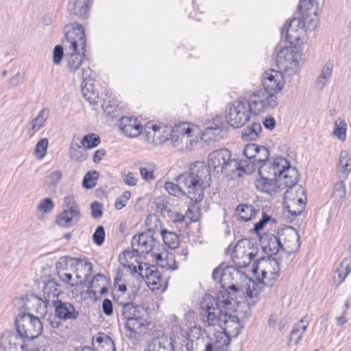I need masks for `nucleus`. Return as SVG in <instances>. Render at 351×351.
<instances>
[{
  "label": "nucleus",
  "mask_w": 351,
  "mask_h": 351,
  "mask_svg": "<svg viewBox=\"0 0 351 351\" xmlns=\"http://www.w3.org/2000/svg\"><path fill=\"white\" fill-rule=\"evenodd\" d=\"M201 312L199 314L200 319L206 327L218 325L223 331H217L214 334V337H217L218 334H224L228 341V346L230 337H237L243 326L241 324L239 317L235 315H231L223 311L221 308L215 305V298L209 294H206L199 303Z\"/></svg>",
  "instance_id": "1"
},
{
  "label": "nucleus",
  "mask_w": 351,
  "mask_h": 351,
  "mask_svg": "<svg viewBox=\"0 0 351 351\" xmlns=\"http://www.w3.org/2000/svg\"><path fill=\"white\" fill-rule=\"evenodd\" d=\"M176 181L182 185L185 195L194 203H198L204 198V189L210 185L211 176L207 165L197 161L191 165L188 171L180 175Z\"/></svg>",
  "instance_id": "2"
},
{
  "label": "nucleus",
  "mask_w": 351,
  "mask_h": 351,
  "mask_svg": "<svg viewBox=\"0 0 351 351\" xmlns=\"http://www.w3.org/2000/svg\"><path fill=\"white\" fill-rule=\"evenodd\" d=\"M66 45L70 53L65 55L66 69L75 74L81 67L85 58L86 38L82 25L70 23L65 25Z\"/></svg>",
  "instance_id": "3"
},
{
  "label": "nucleus",
  "mask_w": 351,
  "mask_h": 351,
  "mask_svg": "<svg viewBox=\"0 0 351 351\" xmlns=\"http://www.w3.org/2000/svg\"><path fill=\"white\" fill-rule=\"evenodd\" d=\"M234 272L232 267H228L223 269V274L219 281L223 290L217 293V299L215 300V305L225 307L226 309L232 308L230 306L233 303H237L236 298L239 291L232 282Z\"/></svg>",
  "instance_id": "4"
},
{
  "label": "nucleus",
  "mask_w": 351,
  "mask_h": 351,
  "mask_svg": "<svg viewBox=\"0 0 351 351\" xmlns=\"http://www.w3.org/2000/svg\"><path fill=\"white\" fill-rule=\"evenodd\" d=\"M15 326L18 335L27 340L36 338L43 331L41 321L30 313H19L15 319Z\"/></svg>",
  "instance_id": "5"
},
{
  "label": "nucleus",
  "mask_w": 351,
  "mask_h": 351,
  "mask_svg": "<svg viewBox=\"0 0 351 351\" xmlns=\"http://www.w3.org/2000/svg\"><path fill=\"white\" fill-rule=\"evenodd\" d=\"M172 332L176 333V336H183V339H180V348H184V351H190V347L193 346V342L196 341V345L204 346L206 344V340H213L210 337L208 332L200 326H194L190 328V330H183L181 327L174 326L172 327Z\"/></svg>",
  "instance_id": "6"
},
{
  "label": "nucleus",
  "mask_w": 351,
  "mask_h": 351,
  "mask_svg": "<svg viewBox=\"0 0 351 351\" xmlns=\"http://www.w3.org/2000/svg\"><path fill=\"white\" fill-rule=\"evenodd\" d=\"M274 172L273 179L279 182L280 185L285 186L287 189L295 186L298 182V172L295 167H292L290 162L285 158H276L273 161Z\"/></svg>",
  "instance_id": "7"
},
{
  "label": "nucleus",
  "mask_w": 351,
  "mask_h": 351,
  "mask_svg": "<svg viewBox=\"0 0 351 351\" xmlns=\"http://www.w3.org/2000/svg\"><path fill=\"white\" fill-rule=\"evenodd\" d=\"M63 210L56 218V223L62 228H69L78 223L81 218V212L73 196L68 195L64 198Z\"/></svg>",
  "instance_id": "8"
},
{
  "label": "nucleus",
  "mask_w": 351,
  "mask_h": 351,
  "mask_svg": "<svg viewBox=\"0 0 351 351\" xmlns=\"http://www.w3.org/2000/svg\"><path fill=\"white\" fill-rule=\"evenodd\" d=\"M250 109L247 100L238 99L234 101L226 114L227 123L234 128L242 127L250 119Z\"/></svg>",
  "instance_id": "9"
},
{
  "label": "nucleus",
  "mask_w": 351,
  "mask_h": 351,
  "mask_svg": "<svg viewBox=\"0 0 351 351\" xmlns=\"http://www.w3.org/2000/svg\"><path fill=\"white\" fill-rule=\"evenodd\" d=\"M299 54L289 47L281 48L277 53L276 64L285 75L291 76L299 72Z\"/></svg>",
  "instance_id": "10"
},
{
  "label": "nucleus",
  "mask_w": 351,
  "mask_h": 351,
  "mask_svg": "<svg viewBox=\"0 0 351 351\" xmlns=\"http://www.w3.org/2000/svg\"><path fill=\"white\" fill-rule=\"evenodd\" d=\"M235 165L231 158V153L227 149L215 150L208 155V170L213 169L216 173H231V168Z\"/></svg>",
  "instance_id": "11"
},
{
  "label": "nucleus",
  "mask_w": 351,
  "mask_h": 351,
  "mask_svg": "<svg viewBox=\"0 0 351 351\" xmlns=\"http://www.w3.org/2000/svg\"><path fill=\"white\" fill-rule=\"evenodd\" d=\"M180 335L176 336L172 332L170 337L165 334L155 337L149 343L146 351H184L180 346V339H183L182 333Z\"/></svg>",
  "instance_id": "12"
},
{
  "label": "nucleus",
  "mask_w": 351,
  "mask_h": 351,
  "mask_svg": "<svg viewBox=\"0 0 351 351\" xmlns=\"http://www.w3.org/2000/svg\"><path fill=\"white\" fill-rule=\"evenodd\" d=\"M248 104L251 108L250 113L258 114L268 109L276 108L278 102L276 95H267L263 90H258L253 93Z\"/></svg>",
  "instance_id": "13"
},
{
  "label": "nucleus",
  "mask_w": 351,
  "mask_h": 351,
  "mask_svg": "<svg viewBox=\"0 0 351 351\" xmlns=\"http://www.w3.org/2000/svg\"><path fill=\"white\" fill-rule=\"evenodd\" d=\"M305 21L300 18H293L283 27L281 34L285 36L286 41L291 45H298L302 43L305 35Z\"/></svg>",
  "instance_id": "14"
},
{
  "label": "nucleus",
  "mask_w": 351,
  "mask_h": 351,
  "mask_svg": "<svg viewBox=\"0 0 351 351\" xmlns=\"http://www.w3.org/2000/svg\"><path fill=\"white\" fill-rule=\"evenodd\" d=\"M250 245L251 241L248 239L240 240L235 245L232 257L234 261L235 259L239 261L237 264L239 267H247L256 256L257 249L251 248Z\"/></svg>",
  "instance_id": "15"
},
{
  "label": "nucleus",
  "mask_w": 351,
  "mask_h": 351,
  "mask_svg": "<svg viewBox=\"0 0 351 351\" xmlns=\"http://www.w3.org/2000/svg\"><path fill=\"white\" fill-rule=\"evenodd\" d=\"M156 243L155 239L149 232H142L132 238V246L134 252L125 251L123 252V255L125 257H132L134 252L147 254L152 251Z\"/></svg>",
  "instance_id": "16"
},
{
  "label": "nucleus",
  "mask_w": 351,
  "mask_h": 351,
  "mask_svg": "<svg viewBox=\"0 0 351 351\" xmlns=\"http://www.w3.org/2000/svg\"><path fill=\"white\" fill-rule=\"evenodd\" d=\"M294 192H300L304 194V191L300 186H292L287 189L284 193V199L285 200V207L292 216H298L302 214L305 207V202L302 197L296 195L294 196Z\"/></svg>",
  "instance_id": "17"
},
{
  "label": "nucleus",
  "mask_w": 351,
  "mask_h": 351,
  "mask_svg": "<svg viewBox=\"0 0 351 351\" xmlns=\"http://www.w3.org/2000/svg\"><path fill=\"white\" fill-rule=\"evenodd\" d=\"M280 264L276 258L269 257H263L253 265L252 271L257 277V280H260V275H266L269 273L272 276L271 280L280 276Z\"/></svg>",
  "instance_id": "18"
},
{
  "label": "nucleus",
  "mask_w": 351,
  "mask_h": 351,
  "mask_svg": "<svg viewBox=\"0 0 351 351\" xmlns=\"http://www.w3.org/2000/svg\"><path fill=\"white\" fill-rule=\"evenodd\" d=\"M262 84L264 88L263 91L267 95H276L284 86L283 75L280 71L271 69L269 72L263 74Z\"/></svg>",
  "instance_id": "19"
},
{
  "label": "nucleus",
  "mask_w": 351,
  "mask_h": 351,
  "mask_svg": "<svg viewBox=\"0 0 351 351\" xmlns=\"http://www.w3.org/2000/svg\"><path fill=\"white\" fill-rule=\"evenodd\" d=\"M280 242L282 243V250L288 253L295 252L300 246V236L297 230L288 227L278 232Z\"/></svg>",
  "instance_id": "20"
},
{
  "label": "nucleus",
  "mask_w": 351,
  "mask_h": 351,
  "mask_svg": "<svg viewBox=\"0 0 351 351\" xmlns=\"http://www.w3.org/2000/svg\"><path fill=\"white\" fill-rule=\"evenodd\" d=\"M53 307L55 308V315L61 320L73 321L80 316L79 311L71 302H63L60 300L53 303Z\"/></svg>",
  "instance_id": "21"
},
{
  "label": "nucleus",
  "mask_w": 351,
  "mask_h": 351,
  "mask_svg": "<svg viewBox=\"0 0 351 351\" xmlns=\"http://www.w3.org/2000/svg\"><path fill=\"white\" fill-rule=\"evenodd\" d=\"M60 285L53 280H48L43 288V298H39L45 304V308L53 307V303L59 301Z\"/></svg>",
  "instance_id": "22"
},
{
  "label": "nucleus",
  "mask_w": 351,
  "mask_h": 351,
  "mask_svg": "<svg viewBox=\"0 0 351 351\" xmlns=\"http://www.w3.org/2000/svg\"><path fill=\"white\" fill-rule=\"evenodd\" d=\"M119 127L125 136L134 138L141 134L143 127L137 118L123 117L120 121Z\"/></svg>",
  "instance_id": "23"
},
{
  "label": "nucleus",
  "mask_w": 351,
  "mask_h": 351,
  "mask_svg": "<svg viewBox=\"0 0 351 351\" xmlns=\"http://www.w3.org/2000/svg\"><path fill=\"white\" fill-rule=\"evenodd\" d=\"M149 322L146 317L138 319H130L126 321L125 328L129 331L128 337L132 339H137L138 337L145 334L147 331Z\"/></svg>",
  "instance_id": "24"
},
{
  "label": "nucleus",
  "mask_w": 351,
  "mask_h": 351,
  "mask_svg": "<svg viewBox=\"0 0 351 351\" xmlns=\"http://www.w3.org/2000/svg\"><path fill=\"white\" fill-rule=\"evenodd\" d=\"M278 184L279 182L277 180L265 176H260V178L255 181V185L258 190L269 195L280 193L282 190L287 188Z\"/></svg>",
  "instance_id": "25"
},
{
  "label": "nucleus",
  "mask_w": 351,
  "mask_h": 351,
  "mask_svg": "<svg viewBox=\"0 0 351 351\" xmlns=\"http://www.w3.org/2000/svg\"><path fill=\"white\" fill-rule=\"evenodd\" d=\"M90 0H69L67 10L71 15L76 16L81 19H86Z\"/></svg>",
  "instance_id": "26"
},
{
  "label": "nucleus",
  "mask_w": 351,
  "mask_h": 351,
  "mask_svg": "<svg viewBox=\"0 0 351 351\" xmlns=\"http://www.w3.org/2000/svg\"><path fill=\"white\" fill-rule=\"evenodd\" d=\"M261 245L265 252L270 256L276 254L282 250V243L280 235L267 234L261 239Z\"/></svg>",
  "instance_id": "27"
},
{
  "label": "nucleus",
  "mask_w": 351,
  "mask_h": 351,
  "mask_svg": "<svg viewBox=\"0 0 351 351\" xmlns=\"http://www.w3.org/2000/svg\"><path fill=\"white\" fill-rule=\"evenodd\" d=\"M93 345L97 351H115L114 341L108 335L99 332L93 337Z\"/></svg>",
  "instance_id": "28"
},
{
  "label": "nucleus",
  "mask_w": 351,
  "mask_h": 351,
  "mask_svg": "<svg viewBox=\"0 0 351 351\" xmlns=\"http://www.w3.org/2000/svg\"><path fill=\"white\" fill-rule=\"evenodd\" d=\"M144 266L145 267V269L141 265L138 266L140 275L142 277H146L148 283L154 286H161L162 279L157 268L154 265L150 266L147 265V264H145Z\"/></svg>",
  "instance_id": "29"
},
{
  "label": "nucleus",
  "mask_w": 351,
  "mask_h": 351,
  "mask_svg": "<svg viewBox=\"0 0 351 351\" xmlns=\"http://www.w3.org/2000/svg\"><path fill=\"white\" fill-rule=\"evenodd\" d=\"M71 265L75 267V273L78 272L84 278V282L90 276L93 271V265L86 258H71Z\"/></svg>",
  "instance_id": "30"
},
{
  "label": "nucleus",
  "mask_w": 351,
  "mask_h": 351,
  "mask_svg": "<svg viewBox=\"0 0 351 351\" xmlns=\"http://www.w3.org/2000/svg\"><path fill=\"white\" fill-rule=\"evenodd\" d=\"M333 70V62L328 61L321 69L319 76L317 77L315 86L318 90H322L327 85L331 77Z\"/></svg>",
  "instance_id": "31"
},
{
  "label": "nucleus",
  "mask_w": 351,
  "mask_h": 351,
  "mask_svg": "<svg viewBox=\"0 0 351 351\" xmlns=\"http://www.w3.org/2000/svg\"><path fill=\"white\" fill-rule=\"evenodd\" d=\"M337 171L341 179H346L351 171V155L346 150H342L339 154Z\"/></svg>",
  "instance_id": "32"
},
{
  "label": "nucleus",
  "mask_w": 351,
  "mask_h": 351,
  "mask_svg": "<svg viewBox=\"0 0 351 351\" xmlns=\"http://www.w3.org/2000/svg\"><path fill=\"white\" fill-rule=\"evenodd\" d=\"M123 306L121 313L127 321H130V319H134L147 317L146 311L142 306H134L133 302L132 304L125 303Z\"/></svg>",
  "instance_id": "33"
},
{
  "label": "nucleus",
  "mask_w": 351,
  "mask_h": 351,
  "mask_svg": "<svg viewBox=\"0 0 351 351\" xmlns=\"http://www.w3.org/2000/svg\"><path fill=\"white\" fill-rule=\"evenodd\" d=\"M49 115V110L46 108H43L37 116L34 118L30 123V128L27 130V134L29 136H32L36 132L39 130L41 128L45 125V123L48 119Z\"/></svg>",
  "instance_id": "34"
},
{
  "label": "nucleus",
  "mask_w": 351,
  "mask_h": 351,
  "mask_svg": "<svg viewBox=\"0 0 351 351\" xmlns=\"http://www.w3.org/2000/svg\"><path fill=\"white\" fill-rule=\"evenodd\" d=\"M204 351H225L227 350V337L224 334L219 333L213 340H206Z\"/></svg>",
  "instance_id": "35"
},
{
  "label": "nucleus",
  "mask_w": 351,
  "mask_h": 351,
  "mask_svg": "<svg viewBox=\"0 0 351 351\" xmlns=\"http://www.w3.org/2000/svg\"><path fill=\"white\" fill-rule=\"evenodd\" d=\"M152 128L154 132V137L157 138L160 142L170 140L173 133L176 132L174 128L165 124H153Z\"/></svg>",
  "instance_id": "36"
},
{
  "label": "nucleus",
  "mask_w": 351,
  "mask_h": 351,
  "mask_svg": "<svg viewBox=\"0 0 351 351\" xmlns=\"http://www.w3.org/2000/svg\"><path fill=\"white\" fill-rule=\"evenodd\" d=\"M233 162L235 165L230 169L231 173L240 171L246 174H250L254 172L256 168V165L254 161L249 158L241 160L233 159Z\"/></svg>",
  "instance_id": "37"
},
{
  "label": "nucleus",
  "mask_w": 351,
  "mask_h": 351,
  "mask_svg": "<svg viewBox=\"0 0 351 351\" xmlns=\"http://www.w3.org/2000/svg\"><path fill=\"white\" fill-rule=\"evenodd\" d=\"M258 211L252 205L248 204H240L236 209V215L238 217V220L245 222L254 219Z\"/></svg>",
  "instance_id": "38"
},
{
  "label": "nucleus",
  "mask_w": 351,
  "mask_h": 351,
  "mask_svg": "<svg viewBox=\"0 0 351 351\" xmlns=\"http://www.w3.org/2000/svg\"><path fill=\"white\" fill-rule=\"evenodd\" d=\"M82 146L77 143L71 142L69 149V154L72 160L83 162L87 159L86 149Z\"/></svg>",
  "instance_id": "39"
},
{
  "label": "nucleus",
  "mask_w": 351,
  "mask_h": 351,
  "mask_svg": "<svg viewBox=\"0 0 351 351\" xmlns=\"http://www.w3.org/2000/svg\"><path fill=\"white\" fill-rule=\"evenodd\" d=\"M262 131V127L258 123H253L244 128L242 131L241 138L244 141H251L256 140Z\"/></svg>",
  "instance_id": "40"
},
{
  "label": "nucleus",
  "mask_w": 351,
  "mask_h": 351,
  "mask_svg": "<svg viewBox=\"0 0 351 351\" xmlns=\"http://www.w3.org/2000/svg\"><path fill=\"white\" fill-rule=\"evenodd\" d=\"M308 326V322L306 317L302 318L299 322L295 324L290 333L289 341H294L297 344L302 339L303 333L305 332Z\"/></svg>",
  "instance_id": "41"
},
{
  "label": "nucleus",
  "mask_w": 351,
  "mask_h": 351,
  "mask_svg": "<svg viewBox=\"0 0 351 351\" xmlns=\"http://www.w3.org/2000/svg\"><path fill=\"white\" fill-rule=\"evenodd\" d=\"M81 91L83 97L90 104L97 103L99 99V92L95 89L91 82H86L81 85Z\"/></svg>",
  "instance_id": "42"
},
{
  "label": "nucleus",
  "mask_w": 351,
  "mask_h": 351,
  "mask_svg": "<svg viewBox=\"0 0 351 351\" xmlns=\"http://www.w3.org/2000/svg\"><path fill=\"white\" fill-rule=\"evenodd\" d=\"M58 276L62 282L68 284L71 287H77L84 283V278H82V275L78 272L75 274V278H73L71 274L66 271H60Z\"/></svg>",
  "instance_id": "43"
},
{
  "label": "nucleus",
  "mask_w": 351,
  "mask_h": 351,
  "mask_svg": "<svg viewBox=\"0 0 351 351\" xmlns=\"http://www.w3.org/2000/svg\"><path fill=\"white\" fill-rule=\"evenodd\" d=\"M162 240L166 245L170 248H176L179 244L178 235L171 231L162 230L160 232Z\"/></svg>",
  "instance_id": "44"
},
{
  "label": "nucleus",
  "mask_w": 351,
  "mask_h": 351,
  "mask_svg": "<svg viewBox=\"0 0 351 351\" xmlns=\"http://www.w3.org/2000/svg\"><path fill=\"white\" fill-rule=\"evenodd\" d=\"M351 271V259L344 258L340 263L339 267L336 269L339 278V284L343 282Z\"/></svg>",
  "instance_id": "45"
},
{
  "label": "nucleus",
  "mask_w": 351,
  "mask_h": 351,
  "mask_svg": "<svg viewBox=\"0 0 351 351\" xmlns=\"http://www.w3.org/2000/svg\"><path fill=\"white\" fill-rule=\"evenodd\" d=\"M347 123L344 119L338 118L335 122L333 135L338 139L344 141L346 136Z\"/></svg>",
  "instance_id": "46"
},
{
  "label": "nucleus",
  "mask_w": 351,
  "mask_h": 351,
  "mask_svg": "<svg viewBox=\"0 0 351 351\" xmlns=\"http://www.w3.org/2000/svg\"><path fill=\"white\" fill-rule=\"evenodd\" d=\"M100 143L101 141L99 136L95 133H90L85 135L81 141V145L86 149L96 147Z\"/></svg>",
  "instance_id": "47"
},
{
  "label": "nucleus",
  "mask_w": 351,
  "mask_h": 351,
  "mask_svg": "<svg viewBox=\"0 0 351 351\" xmlns=\"http://www.w3.org/2000/svg\"><path fill=\"white\" fill-rule=\"evenodd\" d=\"M165 189L171 195L175 197H181L185 195L184 189L180 183H174L172 182H167L165 184Z\"/></svg>",
  "instance_id": "48"
},
{
  "label": "nucleus",
  "mask_w": 351,
  "mask_h": 351,
  "mask_svg": "<svg viewBox=\"0 0 351 351\" xmlns=\"http://www.w3.org/2000/svg\"><path fill=\"white\" fill-rule=\"evenodd\" d=\"M346 194V186L344 182L341 180L335 184L333 187L332 197L339 204H341Z\"/></svg>",
  "instance_id": "49"
},
{
  "label": "nucleus",
  "mask_w": 351,
  "mask_h": 351,
  "mask_svg": "<svg viewBox=\"0 0 351 351\" xmlns=\"http://www.w3.org/2000/svg\"><path fill=\"white\" fill-rule=\"evenodd\" d=\"M300 20L302 21H305V31H312L315 29L317 24V15L315 16L313 14L308 12H302L301 14Z\"/></svg>",
  "instance_id": "50"
},
{
  "label": "nucleus",
  "mask_w": 351,
  "mask_h": 351,
  "mask_svg": "<svg viewBox=\"0 0 351 351\" xmlns=\"http://www.w3.org/2000/svg\"><path fill=\"white\" fill-rule=\"evenodd\" d=\"M223 132V123L220 121L219 118L213 120L209 126L206 129V133L208 135H214L215 136H221Z\"/></svg>",
  "instance_id": "51"
},
{
  "label": "nucleus",
  "mask_w": 351,
  "mask_h": 351,
  "mask_svg": "<svg viewBox=\"0 0 351 351\" xmlns=\"http://www.w3.org/2000/svg\"><path fill=\"white\" fill-rule=\"evenodd\" d=\"M156 209L163 217H166L169 210H171L172 205L162 197L157 198L155 202Z\"/></svg>",
  "instance_id": "52"
},
{
  "label": "nucleus",
  "mask_w": 351,
  "mask_h": 351,
  "mask_svg": "<svg viewBox=\"0 0 351 351\" xmlns=\"http://www.w3.org/2000/svg\"><path fill=\"white\" fill-rule=\"evenodd\" d=\"M99 177V173L96 171H94L93 172H88L85 175L82 185L84 188L90 189L96 185V180Z\"/></svg>",
  "instance_id": "53"
},
{
  "label": "nucleus",
  "mask_w": 351,
  "mask_h": 351,
  "mask_svg": "<svg viewBox=\"0 0 351 351\" xmlns=\"http://www.w3.org/2000/svg\"><path fill=\"white\" fill-rule=\"evenodd\" d=\"M48 147V140L46 138H41L38 141L34 149V154L38 158H43L47 153Z\"/></svg>",
  "instance_id": "54"
},
{
  "label": "nucleus",
  "mask_w": 351,
  "mask_h": 351,
  "mask_svg": "<svg viewBox=\"0 0 351 351\" xmlns=\"http://www.w3.org/2000/svg\"><path fill=\"white\" fill-rule=\"evenodd\" d=\"M269 153L267 147L263 145L258 146V149L256 150V154L254 158L255 164L257 162L258 164L267 161L269 158Z\"/></svg>",
  "instance_id": "55"
},
{
  "label": "nucleus",
  "mask_w": 351,
  "mask_h": 351,
  "mask_svg": "<svg viewBox=\"0 0 351 351\" xmlns=\"http://www.w3.org/2000/svg\"><path fill=\"white\" fill-rule=\"evenodd\" d=\"M317 6V2L315 0H308L301 2L298 6L300 12H311L313 15L316 16V9L314 7Z\"/></svg>",
  "instance_id": "56"
},
{
  "label": "nucleus",
  "mask_w": 351,
  "mask_h": 351,
  "mask_svg": "<svg viewBox=\"0 0 351 351\" xmlns=\"http://www.w3.org/2000/svg\"><path fill=\"white\" fill-rule=\"evenodd\" d=\"M274 165L272 162H265L258 168L260 176H265L271 178L275 173L274 172Z\"/></svg>",
  "instance_id": "57"
},
{
  "label": "nucleus",
  "mask_w": 351,
  "mask_h": 351,
  "mask_svg": "<svg viewBox=\"0 0 351 351\" xmlns=\"http://www.w3.org/2000/svg\"><path fill=\"white\" fill-rule=\"evenodd\" d=\"M54 208V204L53 201L49 198L43 199L37 206V209L45 213H49Z\"/></svg>",
  "instance_id": "58"
},
{
  "label": "nucleus",
  "mask_w": 351,
  "mask_h": 351,
  "mask_svg": "<svg viewBox=\"0 0 351 351\" xmlns=\"http://www.w3.org/2000/svg\"><path fill=\"white\" fill-rule=\"evenodd\" d=\"M105 236L104 228L102 226H99L93 234V240L97 245H101L104 242Z\"/></svg>",
  "instance_id": "59"
},
{
  "label": "nucleus",
  "mask_w": 351,
  "mask_h": 351,
  "mask_svg": "<svg viewBox=\"0 0 351 351\" xmlns=\"http://www.w3.org/2000/svg\"><path fill=\"white\" fill-rule=\"evenodd\" d=\"M258 145L255 143H249L247 144L243 150V155L250 160H254L255 156L256 154V150L258 149Z\"/></svg>",
  "instance_id": "60"
},
{
  "label": "nucleus",
  "mask_w": 351,
  "mask_h": 351,
  "mask_svg": "<svg viewBox=\"0 0 351 351\" xmlns=\"http://www.w3.org/2000/svg\"><path fill=\"white\" fill-rule=\"evenodd\" d=\"M131 197V193L128 191H125L123 194L119 197L114 204L115 208L117 210H121L125 206L127 202Z\"/></svg>",
  "instance_id": "61"
},
{
  "label": "nucleus",
  "mask_w": 351,
  "mask_h": 351,
  "mask_svg": "<svg viewBox=\"0 0 351 351\" xmlns=\"http://www.w3.org/2000/svg\"><path fill=\"white\" fill-rule=\"evenodd\" d=\"M170 221L172 223L177 224L183 222L186 218L184 215L181 214L178 211L169 210L168 215L166 216Z\"/></svg>",
  "instance_id": "62"
},
{
  "label": "nucleus",
  "mask_w": 351,
  "mask_h": 351,
  "mask_svg": "<svg viewBox=\"0 0 351 351\" xmlns=\"http://www.w3.org/2000/svg\"><path fill=\"white\" fill-rule=\"evenodd\" d=\"M246 300L249 305H254L258 300V292L255 288L248 287L246 290Z\"/></svg>",
  "instance_id": "63"
},
{
  "label": "nucleus",
  "mask_w": 351,
  "mask_h": 351,
  "mask_svg": "<svg viewBox=\"0 0 351 351\" xmlns=\"http://www.w3.org/2000/svg\"><path fill=\"white\" fill-rule=\"evenodd\" d=\"M71 258L67 256H62L59 258L56 264L58 274L60 271H65L67 269V266L70 262Z\"/></svg>",
  "instance_id": "64"
}]
</instances>
